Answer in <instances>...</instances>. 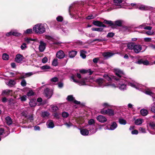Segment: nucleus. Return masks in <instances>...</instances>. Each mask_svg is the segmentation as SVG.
I'll list each match as a JSON object with an SVG mask.
<instances>
[{
  "label": "nucleus",
  "mask_w": 155,
  "mask_h": 155,
  "mask_svg": "<svg viewBox=\"0 0 155 155\" xmlns=\"http://www.w3.org/2000/svg\"><path fill=\"white\" fill-rule=\"evenodd\" d=\"M90 132L91 134H94L97 131V129H94V128L91 129L90 130Z\"/></svg>",
  "instance_id": "obj_59"
},
{
  "label": "nucleus",
  "mask_w": 155,
  "mask_h": 155,
  "mask_svg": "<svg viewBox=\"0 0 155 155\" xmlns=\"http://www.w3.org/2000/svg\"><path fill=\"white\" fill-rule=\"evenodd\" d=\"M96 16L97 15H91L87 16L86 18L87 19H93L96 17Z\"/></svg>",
  "instance_id": "obj_43"
},
{
  "label": "nucleus",
  "mask_w": 155,
  "mask_h": 155,
  "mask_svg": "<svg viewBox=\"0 0 155 155\" xmlns=\"http://www.w3.org/2000/svg\"><path fill=\"white\" fill-rule=\"evenodd\" d=\"M144 40L146 42H151V38H144Z\"/></svg>",
  "instance_id": "obj_52"
},
{
  "label": "nucleus",
  "mask_w": 155,
  "mask_h": 155,
  "mask_svg": "<svg viewBox=\"0 0 155 155\" xmlns=\"http://www.w3.org/2000/svg\"><path fill=\"white\" fill-rule=\"evenodd\" d=\"M2 58L4 60H8L9 58V56L7 54L4 53L2 55Z\"/></svg>",
  "instance_id": "obj_29"
},
{
  "label": "nucleus",
  "mask_w": 155,
  "mask_h": 155,
  "mask_svg": "<svg viewBox=\"0 0 155 155\" xmlns=\"http://www.w3.org/2000/svg\"><path fill=\"white\" fill-rule=\"evenodd\" d=\"M41 68L42 70H47L50 69V67L48 65H45L42 66Z\"/></svg>",
  "instance_id": "obj_45"
},
{
  "label": "nucleus",
  "mask_w": 155,
  "mask_h": 155,
  "mask_svg": "<svg viewBox=\"0 0 155 155\" xmlns=\"http://www.w3.org/2000/svg\"><path fill=\"white\" fill-rule=\"evenodd\" d=\"M46 125L48 128H52L54 126L53 121L51 120H50L47 121L46 123Z\"/></svg>",
  "instance_id": "obj_15"
},
{
  "label": "nucleus",
  "mask_w": 155,
  "mask_h": 155,
  "mask_svg": "<svg viewBox=\"0 0 155 155\" xmlns=\"http://www.w3.org/2000/svg\"><path fill=\"white\" fill-rule=\"evenodd\" d=\"M154 33L153 31H147L146 32V34L147 35H153Z\"/></svg>",
  "instance_id": "obj_57"
},
{
  "label": "nucleus",
  "mask_w": 155,
  "mask_h": 155,
  "mask_svg": "<svg viewBox=\"0 0 155 155\" xmlns=\"http://www.w3.org/2000/svg\"><path fill=\"white\" fill-rule=\"evenodd\" d=\"M117 127V124L115 122H113L110 125V127L109 128L107 127H106L105 128V130L108 129L110 130H113L115 129Z\"/></svg>",
  "instance_id": "obj_14"
},
{
  "label": "nucleus",
  "mask_w": 155,
  "mask_h": 155,
  "mask_svg": "<svg viewBox=\"0 0 155 155\" xmlns=\"http://www.w3.org/2000/svg\"><path fill=\"white\" fill-rule=\"evenodd\" d=\"M104 77L107 81H110L111 79L107 75H104Z\"/></svg>",
  "instance_id": "obj_62"
},
{
  "label": "nucleus",
  "mask_w": 155,
  "mask_h": 155,
  "mask_svg": "<svg viewBox=\"0 0 155 155\" xmlns=\"http://www.w3.org/2000/svg\"><path fill=\"white\" fill-rule=\"evenodd\" d=\"M46 44L43 41H41L39 46V50L41 52L43 51L45 48Z\"/></svg>",
  "instance_id": "obj_10"
},
{
  "label": "nucleus",
  "mask_w": 155,
  "mask_h": 155,
  "mask_svg": "<svg viewBox=\"0 0 155 155\" xmlns=\"http://www.w3.org/2000/svg\"><path fill=\"white\" fill-rule=\"evenodd\" d=\"M12 35H13L12 30L10 31L7 33L6 34V35L8 37H9Z\"/></svg>",
  "instance_id": "obj_61"
},
{
  "label": "nucleus",
  "mask_w": 155,
  "mask_h": 155,
  "mask_svg": "<svg viewBox=\"0 0 155 155\" xmlns=\"http://www.w3.org/2000/svg\"><path fill=\"white\" fill-rule=\"evenodd\" d=\"M71 78L73 80L74 82L75 83H78L79 85H86V81L85 80H83L81 81H78L74 79V76H72L71 77Z\"/></svg>",
  "instance_id": "obj_7"
},
{
  "label": "nucleus",
  "mask_w": 155,
  "mask_h": 155,
  "mask_svg": "<svg viewBox=\"0 0 155 155\" xmlns=\"http://www.w3.org/2000/svg\"><path fill=\"white\" fill-rule=\"evenodd\" d=\"M122 24V22L120 20H117L115 22V24L119 26H121Z\"/></svg>",
  "instance_id": "obj_41"
},
{
  "label": "nucleus",
  "mask_w": 155,
  "mask_h": 155,
  "mask_svg": "<svg viewBox=\"0 0 155 155\" xmlns=\"http://www.w3.org/2000/svg\"><path fill=\"white\" fill-rule=\"evenodd\" d=\"M146 94L151 95L153 94V93L150 90H147L145 92Z\"/></svg>",
  "instance_id": "obj_63"
},
{
  "label": "nucleus",
  "mask_w": 155,
  "mask_h": 155,
  "mask_svg": "<svg viewBox=\"0 0 155 155\" xmlns=\"http://www.w3.org/2000/svg\"><path fill=\"white\" fill-rule=\"evenodd\" d=\"M16 83L15 81L13 80H10L8 82V85L10 86H12L15 85Z\"/></svg>",
  "instance_id": "obj_24"
},
{
  "label": "nucleus",
  "mask_w": 155,
  "mask_h": 155,
  "mask_svg": "<svg viewBox=\"0 0 155 155\" xmlns=\"http://www.w3.org/2000/svg\"><path fill=\"white\" fill-rule=\"evenodd\" d=\"M152 28L150 26H145L143 27V28L145 29L148 30H151Z\"/></svg>",
  "instance_id": "obj_60"
},
{
  "label": "nucleus",
  "mask_w": 155,
  "mask_h": 155,
  "mask_svg": "<svg viewBox=\"0 0 155 155\" xmlns=\"http://www.w3.org/2000/svg\"><path fill=\"white\" fill-rule=\"evenodd\" d=\"M21 101H25L26 100V96L25 95H24L20 97Z\"/></svg>",
  "instance_id": "obj_51"
},
{
  "label": "nucleus",
  "mask_w": 155,
  "mask_h": 155,
  "mask_svg": "<svg viewBox=\"0 0 155 155\" xmlns=\"http://www.w3.org/2000/svg\"><path fill=\"white\" fill-rule=\"evenodd\" d=\"M141 46L140 45H136V53L140 51L141 50Z\"/></svg>",
  "instance_id": "obj_36"
},
{
  "label": "nucleus",
  "mask_w": 155,
  "mask_h": 155,
  "mask_svg": "<svg viewBox=\"0 0 155 155\" xmlns=\"http://www.w3.org/2000/svg\"><path fill=\"white\" fill-rule=\"evenodd\" d=\"M49 114V113L48 112L45 111L42 112L41 116L43 117H48Z\"/></svg>",
  "instance_id": "obj_31"
},
{
  "label": "nucleus",
  "mask_w": 155,
  "mask_h": 155,
  "mask_svg": "<svg viewBox=\"0 0 155 155\" xmlns=\"http://www.w3.org/2000/svg\"><path fill=\"white\" fill-rule=\"evenodd\" d=\"M140 113L141 115L143 116H146L148 114V111L147 110L143 109L141 110Z\"/></svg>",
  "instance_id": "obj_25"
},
{
  "label": "nucleus",
  "mask_w": 155,
  "mask_h": 155,
  "mask_svg": "<svg viewBox=\"0 0 155 155\" xmlns=\"http://www.w3.org/2000/svg\"><path fill=\"white\" fill-rule=\"evenodd\" d=\"M119 83L118 84H117V86L115 85L116 87H118L121 90H124L126 88V81L125 80H123L122 79H118Z\"/></svg>",
  "instance_id": "obj_3"
},
{
  "label": "nucleus",
  "mask_w": 155,
  "mask_h": 155,
  "mask_svg": "<svg viewBox=\"0 0 155 155\" xmlns=\"http://www.w3.org/2000/svg\"><path fill=\"white\" fill-rule=\"evenodd\" d=\"M86 53V52L84 50H81V51L80 56L83 58H85L86 56L85 54Z\"/></svg>",
  "instance_id": "obj_35"
},
{
  "label": "nucleus",
  "mask_w": 155,
  "mask_h": 155,
  "mask_svg": "<svg viewBox=\"0 0 155 155\" xmlns=\"http://www.w3.org/2000/svg\"><path fill=\"white\" fill-rule=\"evenodd\" d=\"M45 94L47 97L50 98L52 94V91L51 90L47 88L45 91Z\"/></svg>",
  "instance_id": "obj_8"
},
{
  "label": "nucleus",
  "mask_w": 155,
  "mask_h": 155,
  "mask_svg": "<svg viewBox=\"0 0 155 155\" xmlns=\"http://www.w3.org/2000/svg\"><path fill=\"white\" fill-rule=\"evenodd\" d=\"M104 23L105 24H109L110 25L113 24V22L111 21H107L104 20Z\"/></svg>",
  "instance_id": "obj_46"
},
{
  "label": "nucleus",
  "mask_w": 155,
  "mask_h": 155,
  "mask_svg": "<svg viewBox=\"0 0 155 155\" xmlns=\"http://www.w3.org/2000/svg\"><path fill=\"white\" fill-rule=\"evenodd\" d=\"M56 19L58 21L61 22L63 20V18L62 16H59L56 18Z\"/></svg>",
  "instance_id": "obj_53"
},
{
  "label": "nucleus",
  "mask_w": 155,
  "mask_h": 155,
  "mask_svg": "<svg viewBox=\"0 0 155 155\" xmlns=\"http://www.w3.org/2000/svg\"><path fill=\"white\" fill-rule=\"evenodd\" d=\"M27 47L26 44L25 43H23L22 45L21 46V48L22 50H25L27 48Z\"/></svg>",
  "instance_id": "obj_48"
},
{
  "label": "nucleus",
  "mask_w": 155,
  "mask_h": 155,
  "mask_svg": "<svg viewBox=\"0 0 155 155\" xmlns=\"http://www.w3.org/2000/svg\"><path fill=\"white\" fill-rule=\"evenodd\" d=\"M62 116L64 118L67 117L68 116V114L66 112H63L62 114Z\"/></svg>",
  "instance_id": "obj_49"
},
{
  "label": "nucleus",
  "mask_w": 155,
  "mask_h": 155,
  "mask_svg": "<svg viewBox=\"0 0 155 155\" xmlns=\"http://www.w3.org/2000/svg\"><path fill=\"white\" fill-rule=\"evenodd\" d=\"M137 63L139 64H143L146 65L150 64L149 63L147 60H146L144 61L142 59L139 60L137 61Z\"/></svg>",
  "instance_id": "obj_19"
},
{
  "label": "nucleus",
  "mask_w": 155,
  "mask_h": 155,
  "mask_svg": "<svg viewBox=\"0 0 155 155\" xmlns=\"http://www.w3.org/2000/svg\"><path fill=\"white\" fill-rule=\"evenodd\" d=\"M101 22L98 21H94L93 22V24L95 26L101 27Z\"/></svg>",
  "instance_id": "obj_27"
},
{
  "label": "nucleus",
  "mask_w": 155,
  "mask_h": 155,
  "mask_svg": "<svg viewBox=\"0 0 155 155\" xmlns=\"http://www.w3.org/2000/svg\"><path fill=\"white\" fill-rule=\"evenodd\" d=\"M48 61V59L46 57H44L42 60V62L43 63H46Z\"/></svg>",
  "instance_id": "obj_56"
},
{
  "label": "nucleus",
  "mask_w": 155,
  "mask_h": 155,
  "mask_svg": "<svg viewBox=\"0 0 155 155\" xmlns=\"http://www.w3.org/2000/svg\"><path fill=\"white\" fill-rule=\"evenodd\" d=\"M101 113L103 114H107L109 116L113 115L114 114V111L113 110L110 109L105 110L103 109L101 111Z\"/></svg>",
  "instance_id": "obj_4"
},
{
  "label": "nucleus",
  "mask_w": 155,
  "mask_h": 155,
  "mask_svg": "<svg viewBox=\"0 0 155 155\" xmlns=\"http://www.w3.org/2000/svg\"><path fill=\"white\" fill-rule=\"evenodd\" d=\"M93 31H95L99 32H101L103 31V29L102 28H92L91 29Z\"/></svg>",
  "instance_id": "obj_40"
},
{
  "label": "nucleus",
  "mask_w": 155,
  "mask_h": 155,
  "mask_svg": "<svg viewBox=\"0 0 155 155\" xmlns=\"http://www.w3.org/2000/svg\"><path fill=\"white\" fill-rule=\"evenodd\" d=\"M56 56L58 58L62 59L64 57L65 54L63 51L60 50L57 52Z\"/></svg>",
  "instance_id": "obj_9"
},
{
  "label": "nucleus",
  "mask_w": 155,
  "mask_h": 155,
  "mask_svg": "<svg viewBox=\"0 0 155 155\" xmlns=\"http://www.w3.org/2000/svg\"><path fill=\"white\" fill-rule=\"evenodd\" d=\"M97 82L101 86H110L111 88H115L116 87L115 85L114 84H112L110 82L106 83L105 84L104 83V80L101 78L97 79Z\"/></svg>",
  "instance_id": "obj_2"
},
{
  "label": "nucleus",
  "mask_w": 155,
  "mask_h": 155,
  "mask_svg": "<svg viewBox=\"0 0 155 155\" xmlns=\"http://www.w3.org/2000/svg\"><path fill=\"white\" fill-rule=\"evenodd\" d=\"M114 72L119 77H121L124 74L123 71L118 69H115Z\"/></svg>",
  "instance_id": "obj_13"
},
{
  "label": "nucleus",
  "mask_w": 155,
  "mask_h": 155,
  "mask_svg": "<svg viewBox=\"0 0 155 155\" xmlns=\"http://www.w3.org/2000/svg\"><path fill=\"white\" fill-rule=\"evenodd\" d=\"M135 46L136 45L133 42H130L127 44V48L129 50H133L135 52Z\"/></svg>",
  "instance_id": "obj_11"
},
{
  "label": "nucleus",
  "mask_w": 155,
  "mask_h": 155,
  "mask_svg": "<svg viewBox=\"0 0 155 155\" xmlns=\"http://www.w3.org/2000/svg\"><path fill=\"white\" fill-rule=\"evenodd\" d=\"M119 122L121 124L125 125L126 124V121L124 119L121 118L119 119Z\"/></svg>",
  "instance_id": "obj_38"
},
{
  "label": "nucleus",
  "mask_w": 155,
  "mask_h": 155,
  "mask_svg": "<svg viewBox=\"0 0 155 155\" xmlns=\"http://www.w3.org/2000/svg\"><path fill=\"white\" fill-rule=\"evenodd\" d=\"M6 122V123L8 125H10L12 123V121L11 118L9 117H8L5 118Z\"/></svg>",
  "instance_id": "obj_22"
},
{
  "label": "nucleus",
  "mask_w": 155,
  "mask_h": 155,
  "mask_svg": "<svg viewBox=\"0 0 155 155\" xmlns=\"http://www.w3.org/2000/svg\"><path fill=\"white\" fill-rule=\"evenodd\" d=\"M149 126L152 129H155V123L153 122L150 123L149 124Z\"/></svg>",
  "instance_id": "obj_47"
},
{
  "label": "nucleus",
  "mask_w": 155,
  "mask_h": 155,
  "mask_svg": "<svg viewBox=\"0 0 155 155\" xmlns=\"http://www.w3.org/2000/svg\"><path fill=\"white\" fill-rule=\"evenodd\" d=\"M35 39H32L30 38H25V41L28 44L31 43V41H35Z\"/></svg>",
  "instance_id": "obj_33"
},
{
  "label": "nucleus",
  "mask_w": 155,
  "mask_h": 155,
  "mask_svg": "<svg viewBox=\"0 0 155 155\" xmlns=\"http://www.w3.org/2000/svg\"><path fill=\"white\" fill-rule=\"evenodd\" d=\"M114 35V34L113 32H110L108 33L107 35V38H111L113 37Z\"/></svg>",
  "instance_id": "obj_50"
},
{
  "label": "nucleus",
  "mask_w": 155,
  "mask_h": 155,
  "mask_svg": "<svg viewBox=\"0 0 155 155\" xmlns=\"http://www.w3.org/2000/svg\"><path fill=\"white\" fill-rule=\"evenodd\" d=\"M80 133L81 135L85 136L88 135L89 133L88 130L86 129H81Z\"/></svg>",
  "instance_id": "obj_18"
},
{
  "label": "nucleus",
  "mask_w": 155,
  "mask_h": 155,
  "mask_svg": "<svg viewBox=\"0 0 155 155\" xmlns=\"http://www.w3.org/2000/svg\"><path fill=\"white\" fill-rule=\"evenodd\" d=\"M45 38L48 40L52 41L53 39V38L50 36L47 35L45 36Z\"/></svg>",
  "instance_id": "obj_64"
},
{
  "label": "nucleus",
  "mask_w": 155,
  "mask_h": 155,
  "mask_svg": "<svg viewBox=\"0 0 155 155\" xmlns=\"http://www.w3.org/2000/svg\"><path fill=\"white\" fill-rule=\"evenodd\" d=\"M33 31L36 33L41 34L45 31L44 24L40 23L35 25L33 28Z\"/></svg>",
  "instance_id": "obj_1"
},
{
  "label": "nucleus",
  "mask_w": 155,
  "mask_h": 155,
  "mask_svg": "<svg viewBox=\"0 0 155 155\" xmlns=\"http://www.w3.org/2000/svg\"><path fill=\"white\" fill-rule=\"evenodd\" d=\"M67 99L69 101H73L75 104H79L80 103V101H77L75 100L74 97H73L72 95H69L67 97Z\"/></svg>",
  "instance_id": "obj_12"
},
{
  "label": "nucleus",
  "mask_w": 155,
  "mask_h": 155,
  "mask_svg": "<svg viewBox=\"0 0 155 155\" xmlns=\"http://www.w3.org/2000/svg\"><path fill=\"white\" fill-rule=\"evenodd\" d=\"M26 81L24 80H23L21 82V85L23 87H24L26 86Z\"/></svg>",
  "instance_id": "obj_58"
},
{
  "label": "nucleus",
  "mask_w": 155,
  "mask_h": 155,
  "mask_svg": "<svg viewBox=\"0 0 155 155\" xmlns=\"http://www.w3.org/2000/svg\"><path fill=\"white\" fill-rule=\"evenodd\" d=\"M143 122V120L142 119H138L136 120V125L141 124Z\"/></svg>",
  "instance_id": "obj_37"
},
{
  "label": "nucleus",
  "mask_w": 155,
  "mask_h": 155,
  "mask_svg": "<svg viewBox=\"0 0 155 155\" xmlns=\"http://www.w3.org/2000/svg\"><path fill=\"white\" fill-rule=\"evenodd\" d=\"M135 127L134 126H131L130 127L129 130L131 131V134H136V130L135 129Z\"/></svg>",
  "instance_id": "obj_23"
},
{
  "label": "nucleus",
  "mask_w": 155,
  "mask_h": 155,
  "mask_svg": "<svg viewBox=\"0 0 155 155\" xmlns=\"http://www.w3.org/2000/svg\"><path fill=\"white\" fill-rule=\"evenodd\" d=\"M24 58L22 55L20 54H18L16 55L15 59V61L16 62L19 63L22 61Z\"/></svg>",
  "instance_id": "obj_5"
},
{
  "label": "nucleus",
  "mask_w": 155,
  "mask_h": 155,
  "mask_svg": "<svg viewBox=\"0 0 155 155\" xmlns=\"http://www.w3.org/2000/svg\"><path fill=\"white\" fill-rule=\"evenodd\" d=\"M51 107L54 111H55L58 110V107L55 106H52Z\"/></svg>",
  "instance_id": "obj_55"
},
{
  "label": "nucleus",
  "mask_w": 155,
  "mask_h": 155,
  "mask_svg": "<svg viewBox=\"0 0 155 155\" xmlns=\"http://www.w3.org/2000/svg\"><path fill=\"white\" fill-rule=\"evenodd\" d=\"M29 104L31 107H35L36 105V101L34 100H31Z\"/></svg>",
  "instance_id": "obj_26"
},
{
  "label": "nucleus",
  "mask_w": 155,
  "mask_h": 155,
  "mask_svg": "<svg viewBox=\"0 0 155 155\" xmlns=\"http://www.w3.org/2000/svg\"><path fill=\"white\" fill-rule=\"evenodd\" d=\"M97 120L102 123L105 122L107 121L106 117L102 115H99L97 117Z\"/></svg>",
  "instance_id": "obj_16"
},
{
  "label": "nucleus",
  "mask_w": 155,
  "mask_h": 155,
  "mask_svg": "<svg viewBox=\"0 0 155 155\" xmlns=\"http://www.w3.org/2000/svg\"><path fill=\"white\" fill-rule=\"evenodd\" d=\"M34 94V93L31 90H29L27 93V95L28 96H31L33 95Z\"/></svg>",
  "instance_id": "obj_42"
},
{
  "label": "nucleus",
  "mask_w": 155,
  "mask_h": 155,
  "mask_svg": "<svg viewBox=\"0 0 155 155\" xmlns=\"http://www.w3.org/2000/svg\"><path fill=\"white\" fill-rule=\"evenodd\" d=\"M136 8H138L141 10H146L147 9V7L143 5H141L140 6L139 5H136Z\"/></svg>",
  "instance_id": "obj_28"
},
{
  "label": "nucleus",
  "mask_w": 155,
  "mask_h": 155,
  "mask_svg": "<svg viewBox=\"0 0 155 155\" xmlns=\"http://www.w3.org/2000/svg\"><path fill=\"white\" fill-rule=\"evenodd\" d=\"M52 65L54 66H56L58 64V59H54L53 60L52 63Z\"/></svg>",
  "instance_id": "obj_44"
},
{
  "label": "nucleus",
  "mask_w": 155,
  "mask_h": 155,
  "mask_svg": "<svg viewBox=\"0 0 155 155\" xmlns=\"http://www.w3.org/2000/svg\"><path fill=\"white\" fill-rule=\"evenodd\" d=\"M32 30L31 29H28L24 31V33L25 34H29L32 33Z\"/></svg>",
  "instance_id": "obj_34"
},
{
  "label": "nucleus",
  "mask_w": 155,
  "mask_h": 155,
  "mask_svg": "<svg viewBox=\"0 0 155 155\" xmlns=\"http://www.w3.org/2000/svg\"><path fill=\"white\" fill-rule=\"evenodd\" d=\"M12 90L9 89H6L3 91L2 92V94L3 96L8 95H12Z\"/></svg>",
  "instance_id": "obj_17"
},
{
  "label": "nucleus",
  "mask_w": 155,
  "mask_h": 155,
  "mask_svg": "<svg viewBox=\"0 0 155 155\" xmlns=\"http://www.w3.org/2000/svg\"><path fill=\"white\" fill-rule=\"evenodd\" d=\"M114 54L110 52H106L103 54V56L105 58H107L110 57Z\"/></svg>",
  "instance_id": "obj_20"
},
{
  "label": "nucleus",
  "mask_w": 155,
  "mask_h": 155,
  "mask_svg": "<svg viewBox=\"0 0 155 155\" xmlns=\"http://www.w3.org/2000/svg\"><path fill=\"white\" fill-rule=\"evenodd\" d=\"M122 1L123 0H114L115 5H119L122 2Z\"/></svg>",
  "instance_id": "obj_32"
},
{
  "label": "nucleus",
  "mask_w": 155,
  "mask_h": 155,
  "mask_svg": "<svg viewBox=\"0 0 155 155\" xmlns=\"http://www.w3.org/2000/svg\"><path fill=\"white\" fill-rule=\"evenodd\" d=\"M58 78L57 77H54L52 78L50 80V81L53 83H55L58 82Z\"/></svg>",
  "instance_id": "obj_39"
},
{
  "label": "nucleus",
  "mask_w": 155,
  "mask_h": 155,
  "mask_svg": "<svg viewBox=\"0 0 155 155\" xmlns=\"http://www.w3.org/2000/svg\"><path fill=\"white\" fill-rule=\"evenodd\" d=\"M36 72H29L23 74L20 77V79H22L27 77L30 76L32 75L35 74Z\"/></svg>",
  "instance_id": "obj_6"
},
{
  "label": "nucleus",
  "mask_w": 155,
  "mask_h": 155,
  "mask_svg": "<svg viewBox=\"0 0 155 155\" xmlns=\"http://www.w3.org/2000/svg\"><path fill=\"white\" fill-rule=\"evenodd\" d=\"M94 120L91 119L89 120L88 122V123L89 125H92L94 123Z\"/></svg>",
  "instance_id": "obj_54"
},
{
  "label": "nucleus",
  "mask_w": 155,
  "mask_h": 155,
  "mask_svg": "<svg viewBox=\"0 0 155 155\" xmlns=\"http://www.w3.org/2000/svg\"><path fill=\"white\" fill-rule=\"evenodd\" d=\"M12 34L13 35L16 36H19L21 35L20 33L18 32L16 30H12Z\"/></svg>",
  "instance_id": "obj_30"
},
{
  "label": "nucleus",
  "mask_w": 155,
  "mask_h": 155,
  "mask_svg": "<svg viewBox=\"0 0 155 155\" xmlns=\"http://www.w3.org/2000/svg\"><path fill=\"white\" fill-rule=\"evenodd\" d=\"M77 54V51H72L69 52V56L70 58H73Z\"/></svg>",
  "instance_id": "obj_21"
}]
</instances>
